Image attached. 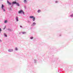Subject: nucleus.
<instances>
[{
    "mask_svg": "<svg viewBox=\"0 0 73 73\" xmlns=\"http://www.w3.org/2000/svg\"><path fill=\"white\" fill-rule=\"evenodd\" d=\"M8 51L9 52H12L13 51V49H9L8 50Z\"/></svg>",
    "mask_w": 73,
    "mask_h": 73,
    "instance_id": "obj_2",
    "label": "nucleus"
},
{
    "mask_svg": "<svg viewBox=\"0 0 73 73\" xmlns=\"http://www.w3.org/2000/svg\"><path fill=\"white\" fill-rule=\"evenodd\" d=\"M2 9L3 11H4V12H5V9H4L3 8Z\"/></svg>",
    "mask_w": 73,
    "mask_h": 73,
    "instance_id": "obj_14",
    "label": "nucleus"
},
{
    "mask_svg": "<svg viewBox=\"0 0 73 73\" xmlns=\"http://www.w3.org/2000/svg\"><path fill=\"white\" fill-rule=\"evenodd\" d=\"M34 17L33 16H30L29 17L30 19H33V18H34Z\"/></svg>",
    "mask_w": 73,
    "mask_h": 73,
    "instance_id": "obj_8",
    "label": "nucleus"
},
{
    "mask_svg": "<svg viewBox=\"0 0 73 73\" xmlns=\"http://www.w3.org/2000/svg\"><path fill=\"white\" fill-rule=\"evenodd\" d=\"M7 1V4H8L9 5H12V3H10V2H9L8 1Z\"/></svg>",
    "mask_w": 73,
    "mask_h": 73,
    "instance_id": "obj_4",
    "label": "nucleus"
},
{
    "mask_svg": "<svg viewBox=\"0 0 73 73\" xmlns=\"http://www.w3.org/2000/svg\"><path fill=\"white\" fill-rule=\"evenodd\" d=\"M33 21H35V17H34L33 18Z\"/></svg>",
    "mask_w": 73,
    "mask_h": 73,
    "instance_id": "obj_13",
    "label": "nucleus"
},
{
    "mask_svg": "<svg viewBox=\"0 0 73 73\" xmlns=\"http://www.w3.org/2000/svg\"><path fill=\"white\" fill-rule=\"evenodd\" d=\"M22 33L24 35V34H26V33H27L26 32H22Z\"/></svg>",
    "mask_w": 73,
    "mask_h": 73,
    "instance_id": "obj_10",
    "label": "nucleus"
},
{
    "mask_svg": "<svg viewBox=\"0 0 73 73\" xmlns=\"http://www.w3.org/2000/svg\"><path fill=\"white\" fill-rule=\"evenodd\" d=\"M36 23L35 22H34L33 24L31 25V26L32 27H34V26L36 25Z\"/></svg>",
    "mask_w": 73,
    "mask_h": 73,
    "instance_id": "obj_3",
    "label": "nucleus"
},
{
    "mask_svg": "<svg viewBox=\"0 0 73 73\" xmlns=\"http://www.w3.org/2000/svg\"><path fill=\"white\" fill-rule=\"evenodd\" d=\"M41 10H38V13H40V12H41Z\"/></svg>",
    "mask_w": 73,
    "mask_h": 73,
    "instance_id": "obj_15",
    "label": "nucleus"
},
{
    "mask_svg": "<svg viewBox=\"0 0 73 73\" xmlns=\"http://www.w3.org/2000/svg\"><path fill=\"white\" fill-rule=\"evenodd\" d=\"M0 42H2V40H1L0 39Z\"/></svg>",
    "mask_w": 73,
    "mask_h": 73,
    "instance_id": "obj_23",
    "label": "nucleus"
},
{
    "mask_svg": "<svg viewBox=\"0 0 73 73\" xmlns=\"http://www.w3.org/2000/svg\"><path fill=\"white\" fill-rule=\"evenodd\" d=\"M15 49L16 50H18V48L17 47H15Z\"/></svg>",
    "mask_w": 73,
    "mask_h": 73,
    "instance_id": "obj_16",
    "label": "nucleus"
},
{
    "mask_svg": "<svg viewBox=\"0 0 73 73\" xmlns=\"http://www.w3.org/2000/svg\"><path fill=\"white\" fill-rule=\"evenodd\" d=\"M27 22L28 23H30V21H28Z\"/></svg>",
    "mask_w": 73,
    "mask_h": 73,
    "instance_id": "obj_25",
    "label": "nucleus"
},
{
    "mask_svg": "<svg viewBox=\"0 0 73 73\" xmlns=\"http://www.w3.org/2000/svg\"><path fill=\"white\" fill-rule=\"evenodd\" d=\"M4 36L5 37H7V35L5 33L4 34Z\"/></svg>",
    "mask_w": 73,
    "mask_h": 73,
    "instance_id": "obj_12",
    "label": "nucleus"
},
{
    "mask_svg": "<svg viewBox=\"0 0 73 73\" xmlns=\"http://www.w3.org/2000/svg\"><path fill=\"white\" fill-rule=\"evenodd\" d=\"M19 13H23V14L24 15H25V13H24V12L22 10H21L18 11Z\"/></svg>",
    "mask_w": 73,
    "mask_h": 73,
    "instance_id": "obj_1",
    "label": "nucleus"
},
{
    "mask_svg": "<svg viewBox=\"0 0 73 73\" xmlns=\"http://www.w3.org/2000/svg\"><path fill=\"white\" fill-rule=\"evenodd\" d=\"M35 62H36V60H35Z\"/></svg>",
    "mask_w": 73,
    "mask_h": 73,
    "instance_id": "obj_26",
    "label": "nucleus"
},
{
    "mask_svg": "<svg viewBox=\"0 0 73 73\" xmlns=\"http://www.w3.org/2000/svg\"><path fill=\"white\" fill-rule=\"evenodd\" d=\"M16 4L17 6H20V4H19V3H16Z\"/></svg>",
    "mask_w": 73,
    "mask_h": 73,
    "instance_id": "obj_9",
    "label": "nucleus"
},
{
    "mask_svg": "<svg viewBox=\"0 0 73 73\" xmlns=\"http://www.w3.org/2000/svg\"><path fill=\"white\" fill-rule=\"evenodd\" d=\"M16 3H16V1H13L12 2V4H16Z\"/></svg>",
    "mask_w": 73,
    "mask_h": 73,
    "instance_id": "obj_6",
    "label": "nucleus"
},
{
    "mask_svg": "<svg viewBox=\"0 0 73 73\" xmlns=\"http://www.w3.org/2000/svg\"><path fill=\"white\" fill-rule=\"evenodd\" d=\"M8 30L9 31H12V30H11V29H8Z\"/></svg>",
    "mask_w": 73,
    "mask_h": 73,
    "instance_id": "obj_19",
    "label": "nucleus"
},
{
    "mask_svg": "<svg viewBox=\"0 0 73 73\" xmlns=\"http://www.w3.org/2000/svg\"><path fill=\"white\" fill-rule=\"evenodd\" d=\"M1 29L0 28V33H1Z\"/></svg>",
    "mask_w": 73,
    "mask_h": 73,
    "instance_id": "obj_22",
    "label": "nucleus"
},
{
    "mask_svg": "<svg viewBox=\"0 0 73 73\" xmlns=\"http://www.w3.org/2000/svg\"><path fill=\"white\" fill-rule=\"evenodd\" d=\"M7 23V20L5 21L4 22V23Z\"/></svg>",
    "mask_w": 73,
    "mask_h": 73,
    "instance_id": "obj_17",
    "label": "nucleus"
},
{
    "mask_svg": "<svg viewBox=\"0 0 73 73\" xmlns=\"http://www.w3.org/2000/svg\"><path fill=\"white\" fill-rule=\"evenodd\" d=\"M70 17H73V14L71 15H70Z\"/></svg>",
    "mask_w": 73,
    "mask_h": 73,
    "instance_id": "obj_21",
    "label": "nucleus"
},
{
    "mask_svg": "<svg viewBox=\"0 0 73 73\" xmlns=\"http://www.w3.org/2000/svg\"><path fill=\"white\" fill-rule=\"evenodd\" d=\"M23 2L24 3H25V4H27V0H24Z\"/></svg>",
    "mask_w": 73,
    "mask_h": 73,
    "instance_id": "obj_7",
    "label": "nucleus"
},
{
    "mask_svg": "<svg viewBox=\"0 0 73 73\" xmlns=\"http://www.w3.org/2000/svg\"><path fill=\"white\" fill-rule=\"evenodd\" d=\"M16 1H17V0H16Z\"/></svg>",
    "mask_w": 73,
    "mask_h": 73,
    "instance_id": "obj_29",
    "label": "nucleus"
},
{
    "mask_svg": "<svg viewBox=\"0 0 73 73\" xmlns=\"http://www.w3.org/2000/svg\"><path fill=\"white\" fill-rule=\"evenodd\" d=\"M20 27L21 28H22V26H21Z\"/></svg>",
    "mask_w": 73,
    "mask_h": 73,
    "instance_id": "obj_27",
    "label": "nucleus"
},
{
    "mask_svg": "<svg viewBox=\"0 0 73 73\" xmlns=\"http://www.w3.org/2000/svg\"><path fill=\"white\" fill-rule=\"evenodd\" d=\"M5 28H6V26L4 27V28H3V29L4 30L5 29Z\"/></svg>",
    "mask_w": 73,
    "mask_h": 73,
    "instance_id": "obj_20",
    "label": "nucleus"
},
{
    "mask_svg": "<svg viewBox=\"0 0 73 73\" xmlns=\"http://www.w3.org/2000/svg\"><path fill=\"white\" fill-rule=\"evenodd\" d=\"M33 37H30V39H31V40H32V39H33Z\"/></svg>",
    "mask_w": 73,
    "mask_h": 73,
    "instance_id": "obj_18",
    "label": "nucleus"
},
{
    "mask_svg": "<svg viewBox=\"0 0 73 73\" xmlns=\"http://www.w3.org/2000/svg\"><path fill=\"white\" fill-rule=\"evenodd\" d=\"M4 7V6L3 4L2 5V7H1V9H3V8Z\"/></svg>",
    "mask_w": 73,
    "mask_h": 73,
    "instance_id": "obj_11",
    "label": "nucleus"
},
{
    "mask_svg": "<svg viewBox=\"0 0 73 73\" xmlns=\"http://www.w3.org/2000/svg\"><path fill=\"white\" fill-rule=\"evenodd\" d=\"M16 21H19V18H18V17H16Z\"/></svg>",
    "mask_w": 73,
    "mask_h": 73,
    "instance_id": "obj_5",
    "label": "nucleus"
},
{
    "mask_svg": "<svg viewBox=\"0 0 73 73\" xmlns=\"http://www.w3.org/2000/svg\"><path fill=\"white\" fill-rule=\"evenodd\" d=\"M56 3H58V1H56Z\"/></svg>",
    "mask_w": 73,
    "mask_h": 73,
    "instance_id": "obj_24",
    "label": "nucleus"
},
{
    "mask_svg": "<svg viewBox=\"0 0 73 73\" xmlns=\"http://www.w3.org/2000/svg\"><path fill=\"white\" fill-rule=\"evenodd\" d=\"M61 36V35L60 34L59 36Z\"/></svg>",
    "mask_w": 73,
    "mask_h": 73,
    "instance_id": "obj_28",
    "label": "nucleus"
}]
</instances>
